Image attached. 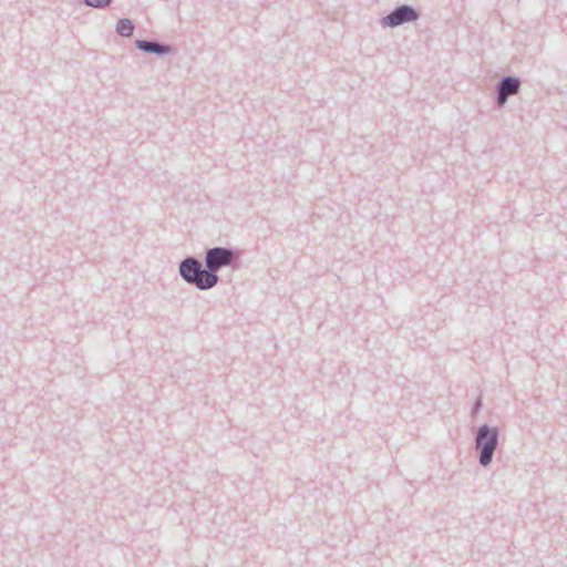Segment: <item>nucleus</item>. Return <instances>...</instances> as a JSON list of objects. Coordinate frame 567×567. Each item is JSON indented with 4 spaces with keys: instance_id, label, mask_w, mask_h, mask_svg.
I'll return each mask as SVG.
<instances>
[{
    "instance_id": "nucleus-8",
    "label": "nucleus",
    "mask_w": 567,
    "mask_h": 567,
    "mask_svg": "<svg viewBox=\"0 0 567 567\" xmlns=\"http://www.w3.org/2000/svg\"><path fill=\"white\" fill-rule=\"evenodd\" d=\"M482 406H483V400H482V395H480V396L475 400V402H474V404H473V406H472V410H471V414H472V416H474L475 414H477V413L480 412V410L482 409Z\"/></svg>"
},
{
    "instance_id": "nucleus-1",
    "label": "nucleus",
    "mask_w": 567,
    "mask_h": 567,
    "mask_svg": "<svg viewBox=\"0 0 567 567\" xmlns=\"http://www.w3.org/2000/svg\"><path fill=\"white\" fill-rule=\"evenodd\" d=\"M238 251L228 247H213L205 251V266L193 256L182 259L178 265L181 278L199 290H210L219 282L218 271L225 267L237 268Z\"/></svg>"
},
{
    "instance_id": "nucleus-3",
    "label": "nucleus",
    "mask_w": 567,
    "mask_h": 567,
    "mask_svg": "<svg viewBox=\"0 0 567 567\" xmlns=\"http://www.w3.org/2000/svg\"><path fill=\"white\" fill-rule=\"evenodd\" d=\"M420 13L409 4H400L395 7L388 16L381 19L383 27L396 28L404 23L417 20Z\"/></svg>"
},
{
    "instance_id": "nucleus-6",
    "label": "nucleus",
    "mask_w": 567,
    "mask_h": 567,
    "mask_svg": "<svg viewBox=\"0 0 567 567\" xmlns=\"http://www.w3.org/2000/svg\"><path fill=\"white\" fill-rule=\"evenodd\" d=\"M135 25L128 18H122L116 22V32L121 37L128 38L133 34Z\"/></svg>"
},
{
    "instance_id": "nucleus-7",
    "label": "nucleus",
    "mask_w": 567,
    "mask_h": 567,
    "mask_svg": "<svg viewBox=\"0 0 567 567\" xmlns=\"http://www.w3.org/2000/svg\"><path fill=\"white\" fill-rule=\"evenodd\" d=\"M83 2L95 9H104L111 4L112 0H83Z\"/></svg>"
},
{
    "instance_id": "nucleus-4",
    "label": "nucleus",
    "mask_w": 567,
    "mask_h": 567,
    "mask_svg": "<svg viewBox=\"0 0 567 567\" xmlns=\"http://www.w3.org/2000/svg\"><path fill=\"white\" fill-rule=\"evenodd\" d=\"M520 80L516 76L505 75L496 84L495 106L504 107L511 95H515L520 90Z\"/></svg>"
},
{
    "instance_id": "nucleus-5",
    "label": "nucleus",
    "mask_w": 567,
    "mask_h": 567,
    "mask_svg": "<svg viewBox=\"0 0 567 567\" xmlns=\"http://www.w3.org/2000/svg\"><path fill=\"white\" fill-rule=\"evenodd\" d=\"M135 47L146 53L163 56L173 52V47L156 40H135Z\"/></svg>"
},
{
    "instance_id": "nucleus-2",
    "label": "nucleus",
    "mask_w": 567,
    "mask_h": 567,
    "mask_svg": "<svg viewBox=\"0 0 567 567\" xmlns=\"http://www.w3.org/2000/svg\"><path fill=\"white\" fill-rule=\"evenodd\" d=\"M498 427L487 424L478 426L474 439V449L478 454V464L481 466L487 467L492 463L498 446Z\"/></svg>"
}]
</instances>
